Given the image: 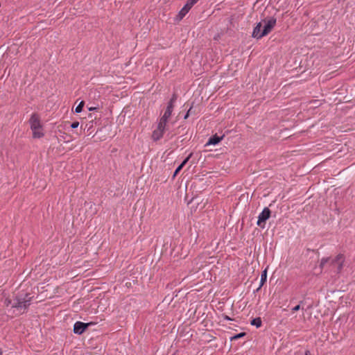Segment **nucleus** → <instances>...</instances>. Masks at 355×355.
Here are the masks:
<instances>
[{
    "label": "nucleus",
    "mask_w": 355,
    "mask_h": 355,
    "mask_svg": "<svg viewBox=\"0 0 355 355\" xmlns=\"http://www.w3.org/2000/svg\"><path fill=\"white\" fill-rule=\"evenodd\" d=\"M345 262V257L342 254H338L334 259L322 258L320 261V266L321 268H324L326 266L329 265L332 266L336 272H340L343 267Z\"/></svg>",
    "instance_id": "obj_1"
},
{
    "label": "nucleus",
    "mask_w": 355,
    "mask_h": 355,
    "mask_svg": "<svg viewBox=\"0 0 355 355\" xmlns=\"http://www.w3.org/2000/svg\"><path fill=\"white\" fill-rule=\"evenodd\" d=\"M31 130H32L33 137L40 139L44 137V132L42 125L40 116L37 114H33L29 119Z\"/></svg>",
    "instance_id": "obj_2"
},
{
    "label": "nucleus",
    "mask_w": 355,
    "mask_h": 355,
    "mask_svg": "<svg viewBox=\"0 0 355 355\" xmlns=\"http://www.w3.org/2000/svg\"><path fill=\"white\" fill-rule=\"evenodd\" d=\"M31 297H30L28 295H26L24 297H17L15 300H14V302H12V300L10 299H5L4 300V304L6 306H11L12 307L15 308H20V309H26L29 306V302L31 300Z\"/></svg>",
    "instance_id": "obj_3"
},
{
    "label": "nucleus",
    "mask_w": 355,
    "mask_h": 355,
    "mask_svg": "<svg viewBox=\"0 0 355 355\" xmlns=\"http://www.w3.org/2000/svg\"><path fill=\"white\" fill-rule=\"evenodd\" d=\"M166 121L159 119L157 127L152 134V139L153 141H158L164 136V132L166 130Z\"/></svg>",
    "instance_id": "obj_4"
},
{
    "label": "nucleus",
    "mask_w": 355,
    "mask_h": 355,
    "mask_svg": "<svg viewBox=\"0 0 355 355\" xmlns=\"http://www.w3.org/2000/svg\"><path fill=\"white\" fill-rule=\"evenodd\" d=\"M270 210L268 207H265L258 216L257 225L263 228L265 227L266 221L270 216Z\"/></svg>",
    "instance_id": "obj_5"
},
{
    "label": "nucleus",
    "mask_w": 355,
    "mask_h": 355,
    "mask_svg": "<svg viewBox=\"0 0 355 355\" xmlns=\"http://www.w3.org/2000/svg\"><path fill=\"white\" fill-rule=\"evenodd\" d=\"M264 26L262 31V35H267L275 27L277 20L274 17H270L268 19H265L263 21Z\"/></svg>",
    "instance_id": "obj_6"
},
{
    "label": "nucleus",
    "mask_w": 355,
    "mask_h": 355,
    "mask_svg": "<svg viewBox=\"0 0 355 355\" xmlns=\"http://www.w3.org/2000/svg\"><path fill=\"white\" fill-rule=\"evenodd\" d=\"M195 3H196L195 0H188L187 3L178 13V17L179 18V19H182L188 13L189 10Z\"/></svg>",
    "instance_id": "obj_7"
},
{
    "label": "nucleus",
    "mask_w": 355,
    "mask_h": 355,
    "mask_svg": "<svg viewBox=\"0 0 355 355\" xmlns=\"http://www.w3.org/2000/svg\"><path fill=\"white\" fill-rule=\"evenodd\" d=\"M89 326V323H84L82 322H76L73 325V332L76 334H82L86 329Z\"/></svg>",
    "instance_id": "obj_8"
},
{
    "label": "nucleus",
    "mask_w": 355,
    "mask_h": 355,
    "mask_svg": "<svg viewBox=\"0 0 355 355\" xmlns=\"http://www.w3.org/2000/svg\"><path fill=\"white\" fill-rule=\"evenodd\" d=\"M262 26L261 22L258 23L256 26L254 28L252 32V37L257 39H260L263 37L264 35H262V31H261V28Z\"/></svg>",
    "instance_id": "obj_9"
},
{
    "label": "nucleus",
    "mask_w": 355,
    "mask_h": 355,
    "mask_svg": "<svg viewBox=\"0 0 355 355\" xmlns=\"http://www.w3.org/2000/svg\"><path fill=\"white\" fill-rule=\"evenodd\" d=\"M173 110V107H171V105H168L163 116L160 118V119L164 121L168 122V119L171 116Z\"/></svg>",
    "instance_id": "obj_10"
},
{
    "label": "nucleus",
    "mask_w": 355,
    "mask_h": 355,
    "mask_svg": "<svg viewBox=\"0 0 355 355\" xmlns=\"http://www.w3.org/2000/svg\"><path fill=\"white\" fill-rule=\"evenodd\" d=\"M223 136L219 137L215 135L209 139L206 146L218 144L223 139Z\"/></svg>",
    "instance_id": "obj_11"
},
{
    "label": "nucleus",
    "mask_w": 355,
    "mask_h": 355,
    "mask_svg": "<svg viewBox=\"0 0 355 355\" xmlns=\"http://www.w3.org/2000/svg\"><path fill=\"white\" fill-rule=\"evenodd\" d=\"M192 156V153H191L182 162V164L176 168L175 171L173 176H175L180 170L183 168V166L187 163V162L189 160L191 157Z\"/></svg>",
    "instance_id": "obj_12"
},
{
    "label": "nucleus",
    "mask_w": 355,
    "mask_h": 355,
    "mask_svg": "<svg viewBox=\"0 0 355 355\" xmlns=\"http://www.w3.org/2000/svg\"><path fill=\"white\" fill-rule=\"evenodd\" d=\"M266 279H267V270L266 269L262 272V273L261 275L260 285H259V287L258 288V290L260 289L261 287L265 284V282H266Z\"/></svg>",
    "instance_id": "obj_13"
},
{
    "label": "nucleus",
    "mask_w": 355,
    "mask_h": 355,
    "mask_svg": "<svg viewBox=\"0 0 355 355\" xmlns=\"http://www.w3.org/2000/svg\"><path fill=\"white\" fill-rule=\"evenodd\" d=\"M261 320L260 318H256L254 319H253L252 321H251V324L252 325H254V326H256L257 327H260L261 326Z\"/></svg>",
    "instance_id": "obj_14"
},
{
    "label": "nucleus",
    "mask_w": 355,
    "mask_h": 355,
    "mask_svg": "<svg viewBox=\"0 0 355 355\" xmlns=\"http://www.w3.org/2000/svg\"><path fill=\"white\" fill-rule=\"evenodd\" d=\"M84 104H85L84 101H81V102L78 105V106L76 107V110H75V111H76V113H80V112H81V111H82V110H83V106H84Z\"/></svg>",
    "instance_id": "obj_15"
},
{
    "label": "nucleus",
    "mask_w": 355,
    "mask_h": 355,
    "mask_svg": "<svg viewBox=\"0 0 355 355\" xmlns=\"http://www.w3.org/2000/svg\"><path fill=\"white\" fill-rule=\"evenodd\" d=\"M176 101V96L173 95L170 101L168 102V105H171V107L174 108V103Z\"/></svg>",
    "instance_id": "obj_16"
},
{
    "label": "nucleus",
    "mask_w": 355,
    "mask_h": 355,
    "mask_svg": "<svg viewBox=\"0 0 355 355\" xmlns=\"http://www.w3.org/2000/svg\"><path fill=\"white\" fill-rule=\"evenodd\" d=\"M78 125H79V123L78 121H75L71 123V127L74 129V128H77L78 127Z\"/></svg>",
    "instance_id": "obj_17"
},
{
    "label": "nucleus",
    "mask_w": 355,
    "mask_h": 355,
    "mask_svg": "<svg viewBox=\"0 0 355 355\" xmlns=\"http://www.w3.org/2000/svg\"><path fill=\"white\" fill-rule=\"evenodd\" d=\"M244 335H245V334H244V333H240V334H237V335L234 336L232 338H233V339L240 338L243 337Z\"/></svg>",
    "instance_id": "obj_18"
},
{
    "label": "nucleus",
    "mask_w": 355,
    "mask_h": 355,
    "mask_svg": "<svg viewBox=\"0 0 355 355\" xmlns=\"http://www.w3.org/2000/svg\"><path fill=\"white\" fill-rule=\"evenodd\" d=\"M300 309V305L298 304L295 306H294L293 309H292V311H299Z\"/></svg>",
    "instance_id": "obj_19"
},
{
    "label": "nucleus",
    "mask_w": 355,
    "mask_h": 355,
    "mask_svg": "<svg viewBox=\"0 0 355 355\" xmlns=\"http://www.w3.org/2000/svg\"><path fill=\"white\" fill-rule=\"evenodd\" d=\"M223 318L226 320H232V319L227 315H224Z\"/></svg>",
    "instance_id": "obj_20"
},
{
    "label": "nucleus",
    "mask_w": 355,
    "mask_h": 355,
    "mask_svg": "<svg viewBox=\"0 0 355 355\" xmlns=\"http://www.w3.org/2000/svg\"><path fill=\"white\" fill-rule=\"evenodd\" d=\"M304 355H311V352L309 350H306Z\"/></svg>",
    "instance_id": "obj_21"
},
{
    "label": "nucleus",
    "mask_w": 355,
    "mask_h": 355,
    "mask_svg": "<svg viewBox=\"0 0 355 355\" xmlns=\"http://www.w3.org/2000/svg\"><path fill=\"white\" fill-rule=\"evenodd\" d=\"M88 109L89 111H93V110H96L97 108L95 107H89Z\"/></svg>",
    "instance_id": "obj_22"
},
{
    "label": "nucleus",
    "mask_w": 355,
    "mask_h": 355,
    "mask_svg": "<svg viewBox=\"0 0 355 355\" xmlns=\"http://www.w3.org/2000/svg\"><path fill=\"white\" fill-rule=\"evenodd\" d=\"M189 115V110L187 112V113L186 114V115L184 116V119H187L188 116Z\"/></svg>",
    "instance_id": "obj_23"
},
{
    "label": "nucleus",
    "mask_w": 355,
    "mask_h": 355,
    "mask_svg": "<svg viewBox=\"0 0 355 355\" xmlns=\"http://www.w3.org/2000/svg\"><path fill=\"white\" fill-rule=\"evenodd\" d=\"M2 354H3V352H2L1 349L0 348V355H2Z\"/></svg>",
    "instance_id": "obj_24"
},
{
    "label": "nucleus",
    "mask_w": 355,
    "mask_h": 355,
    "mask_svg": "<svg viewBox=\"0 0 355 355\" xmlns=\"http://www.w3.org/2000/svg\"><path fill=\"white\" fill-rule=\"evenodd\" d=\"M199 0H195V1L197 3Z\"/></svg>",
    "instance_id": "obj_25"
}]
</instances>
